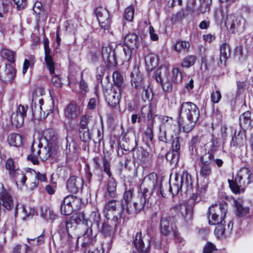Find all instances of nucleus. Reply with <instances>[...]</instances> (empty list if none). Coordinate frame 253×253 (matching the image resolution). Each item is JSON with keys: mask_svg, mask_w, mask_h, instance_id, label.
<instances>
[{"mask_svg": "<svg viewBox=\"0 0 253 253\" xmlns=\"http://www.w3.org/2000/svg\"><path fill=\"white\" fill-rule=\"evenodd\" d=\"M235 206L236 207L237 214L239 216H245L247 213L249 212V209L248 208H244L239 202H235Z\"/></svg>", "mask_w": 253, "mask_h": 253, "instance_id": "60", "label": "nucleus"}, {"mask_svg": "<svg viewBox=\"0 0 253 253\" xmlns=\"http://www.w3.org/2000/svg\"><path fill=\"white\" fill-rule=\"evenodd\" d=\"M147 196V195H145L143 193L140 194L139 195L138 199L133 203V208H132L130 206H129V209H132V211H134L135 212L139 211L141 209H142L144 208L145 206Z\"/></svg>", "mask_w": 253, "mask_h": 253, "instance_id": "41", "label": "nucleus"}, {"mask_svg": "<svg viewBox=\"0 0 253 253\" xmlns=\"http://www.w3.org/2000/svg\"><path fill=\"white\" fill-rule=\"evenodd\" d=\"M125 46L130 47L132 49L137 48L139 45L138 36L134 33H129L124 39Z\"/></svg>", "mask_w": 253, "mask_h": 253, "instance_id": "40", "label": "nucleus"}, {"mask_svg": "<svg viewBox=\"0 0 253 253\" xmlns=\"http://www.w3.org/2000/svg\"><path fill=\"white\" fill-rule=\"evenodd\" d=\"M155 116L157 117L162 123L159 128L160 140L166 143L168 142L170 139L167 137V134L171 136L172 131L177 127L176 126L173 124V121L171 118L160 115H155Z\"/></svg>", "mask_w": 253, "mask_h": 253, "instance_id": "6", "label": "nucleus"}, {"mask_svg": "<svg viewBox=\"0 0 253 253\" xmlns=\"http://www.w3.org/2000/svg\"><path fill=\"white\" fill-rule=\"evenodd\" d=\"M6 168L8 170L10 175L13 173L17 169H19L18 166H17L11 159H9L6 163Z\"/></svg>", "mask_w": 253, "mask_h": 253, "instance_id": "61", "label": "nucleus"}, {"mask_svg": "<svg viewBox=\"0 0 253 253\" xmlns=\"http://www.w3.org/2000/svg\"><path fill=\"white\" fill-rule=\"evenodd\" d=\"M240 125L243 130L251 129L252 128V121L249 111L245 112L240 116Z\"/></svg>", "mask_w": 253, "mask_h": 253, "instance_id": "35", "label": "nucleus"}, {"mask_svg": "<svg viewBox=\"0 0 253 253\" xmlns=\"http://www.w3.org/2000/svg\"><path fill=\"white\" fill-rule=\"evenodd\" d=\"M47 145L55 148L58 136L56 133L52 129H48L45 130L43 132V138Z\"/></svg>", "mask_w": 253, "mask_h": 253, "instance_id": "33", "label": "nucleus"}, {"mask_svg": "<svg viewBox=\"0 0 253 253\" xmlns=\"http://www.w3.org/2000/svg\"><path fill=\"white\" fill-rule=\"evenodd\" d=\"M189 44L182 41L177 42L174 45L175 50L179 53H185L188 51Z\"/></svg>", "mask_w": 253, "mask_h": 253, "instance_id": "47", "label": "nucleus"}, {"mask_svg": "<svg viewBox=\"0 0 253 253\" xmlns=\"http://www.w3.org/2000/svg\"><path fill=\"white\" fill-rule=\"evenodd\" d=\"M160 228L161 233L164 235H168L173 232V236L176 238L178 237V233L174 228L172 223H170L168 219L163 217L161 218L160 223Z\"/></svg>", "mask_w": 253, "mask_h": 253, "instance_id": "22", "label": "nucleus"}, {"mask_svg": "<svg viewBox=\"0 0 253 253\" xmlns=\"http://www.w3.org/2000/svg\"><path fill=\"white\" fill-rule=\"evenodd\" d=\"M7 141L10 145L14 147H20L23 144L22 136L17 133H12L7 137Z\"/></svg>", "mask_w": 253, "mask_h": 253, "instance_id": "45", "label": "nucleus"}, {"mask_svg": "<svg viewBox=\"0 0 253 253\" xmlns=\"http://www.w3.org/2000/svg\"><path fill=\"white\" fill-rule=\"evenodd\" d=\"M104 212L106 217L108 219L117 221L121 218H128V214L126 213L122 206L119 201L113 200L107 203L104 207Z\"/></svg>", "mask_w": 253, "mask_h": 253, "instance_id": "4", "label": "nucleus"}, {"mask_svg": "<svg viewBox=\"0 0 253 253\" xmlns=\"http://www.w3.org/2000/svg\"><path fill=\"white\" fill-rule=\"evenodd\" d=\"M134 12V6L131 4L125 11L124 17L125 19L129 22L132 21L133 19Z\"/></svg>", "mask_w": 253, "mask_h": 253, "instance_id": "57", "label": "nucleus"}, {"mask_svg": "<svg viewBox=\"0 0 253 253\" xmlns=\"http://www.w3.org/2000/svg\"><path fill=\"white\" fill-rule=\"evenodd\" d=\"M174 211L186 220L191 219L192 211L190 208L185 203L176 205L174 208Z\"/></svg>", "mask_w": 253, "mask_h": 253, "instance_id": "25", "label": "nucleus"}, {"mask_svg": "<svg viewBox=\"0 0 253 253\" xmlns=\"http://www.w3.org/2000/svg\"><path fill=\"white\" fill-rule=\"evenodd\" d=\"M133 158L134 163L138 165H143L150 159L149 153L142 148L133 151Z\"/></svg>", "mask_w": 253, "mask_h": 253, "instance_id": "18", "label": "nucleus"}, {"mask_svg": "<svg viewBox=\"0 0 253 253\" xmlns=\"http://www.w3.org/2000/svg\"><path fill=\"white\" fill-rule=\"evenodd\" d=\"M211 1V0H188V3L192 5L194 10L205 13L210 9Z\"/></svg>", "mask_w": 253, "mask_h": 253, "instance_id": "19", "label": "nucleus"}, {"mask_svg": "<svg viewBox=\"0 0 253 253\" xmlns=\"http://www.w3.org/2000/svg\"><path fill=\"white\" fill-rule=\"evenodd\" d=\"M66 204H70L74 210H79L82 206L81 200L73 195H69L65 197Z\"/></svg>", "mask_w": 253, "mask_h": 253, "instance_id": "44", "label": "nucleus"}, {"mask_svg": "<svg viewBox=\"0 0 253 253\" xmlns=\"http://www.w3.org/2000/svg\"><path fill=\"white\" fill-rule=\"evenodd\" d=\"M74 211L70 204H66L65 203V198L64 199L61 205V212L62 214L67 215L71 214Z\"/></svg>", "mask_w": 253, "mask_h": 253, "instance_id": "55", "label": "nucleus"}, {"mask_svg": "<svg viewBox=\"0 0 253 253\" xmlns=\"http://www.w3.org/2000/svg\"><path fill=\"white\" fill-rule=\"evenodd\" d=\"M155 111V105L150 103L149 105H145L141 110V116L148 120H151L153 119Z\"/></svg>", "mask_w": 253, "mask_h": 253, "instance_id": "36", "label": "nucleus"}, {"mask_svg": "<svg viewBox=\"0 0 253 253\" xmlns=\"http://www.w3.org/2000/svg\"><path fill=\"white\" fill-rule=\"evenodd\" d=\"M50 74L52 76L51 78V83L52 84L55 86L56 87H61L62 85V83L61 82V77L59 75L56 74L55 73V67H54V72L52 74H51L49 72Z\"/></svg>", "mask_w": 253, "mask_h": 253, "instance_id": "63", "label": "nucleus"}, {"mask_svg": "<svg viewBox=\"0 0 253 253\" xmlns=\"http://www.w3.org/2000/svg\"><path fill=\"white\" fill-rule=\"evenodd\" d=\"M0 205L7 210H10L13 206L11 196L1 183H0Z\"/></svg>", "mask_w": 253, "mask_h": 253, "instance_id": "16", "label": "nucleus"}, {"mask_svg": "<svg viewBox=\"0 0 253 253\" xmlns=\"http://www.w3.org/2000/svg\"><path fill=\"white\" fill-rule=\"evenodd\" d=\"M104 97L108 104L112 107L116 106L120 101L121 89L117 86H112L104 92Z\"/></svg>", "mask_w": 253, "mask_h": 253, "instance_id": "9", "label": "nucleus"}, {"mask_svg": "<svg viewBox=\"0 0 253 253\" xmlns=\"http://www.w3.org/2000/svg\"><path fill=\"white\" fill-rule=\"evenodd\" d=\"M45 57L44 60L46 66L49 72L52 74L54 72V62L52 58L50 55V49L49 46V41L47 39H45L43 42Z\"/></svg>", "mask_w": 253, "mask_h": 253, "instance_id": "28", "label": "nucleus"}, {"mask_svg": "<svg viewBox=\"0 0 253 253\" xmlns=\"http://www.w3.org/2000/svg\"><path fill=\"white\" fill-rule=\"evenodd\" d=\"M130 83L131 85L137 90L140 88H146L147 82L143 79V76L137 66H134L130 74Z\"/></svg>", "mask_w": 253, "mask_h": 253, "instance_id": "10", "label": "nucleus"}, {"mask_svg": "<svg viewBox=\"0 0 253 253\" xmlns=\"http://www.w3.org/2000/svg\"><path fill=\"white\" fill-rule=\"evenodd\" d=\"M30 181L28 182L29 187L32 190L37 187L39 181H44L46 180L45 174L41 173L39 172H36L35 170H30Z\"/></svg>", "mask_w": 253, "mask_h": 253, "instance_id": "27", "label": "nucleus"}, {"mask_svg": "<svg viewBox=\"0 0 253 253\" xmlns=\"http://www.w3.org/2000/svg\"><path fill=\"white\" fill-rule=\"evenodd\" d=\"M16 70L14 67L6 64L4 67H0V78L5 82H10L14 78Z\"/></svg>", "mask_w": 253, "mask_h": 253, "instance_id": "21", "label": "nucleus"}, {"mask_svg": "<svg viewBox=\"0 0 253 253\" xmlns=\"http://www.w3.org/2000/svg\"><path fill=\"white\" fill-rule=\"evenodd\" d=\"M245 130L240 129L235 130L231 142V145L236 147H241L245 144L246 138Z\"/></svg>", "mask_w": 253, "mask_h": 253, "instance_id": "26", "label": "nucleus"}, {"mask_svg": "<svg viewBox=\"0 0 253 253\" xmlns=\"http://www.w3.org/2000/svg\"><path fill=\"white\" fill-rule=\"evenodd\" d=\"M253 179V172L249 168L244 167L238 171L234 179L228 181L232 191L237 194L244 192L245 187L251 183Z\"/></svg>", "mask_w": 253, "mask_h": 253, "instance_id": "3", "label": "nucleus"}, {"mask_svg": "<svg viewBox=\"0 0 253 253\" xmlns=\"http://www.w3.org/2000/svg\"><path fill=\"white\" fill-rule=\"evenodd\" d=\"M220 61H225L230 54L229 45L226 43H222L220 47Z\"/></svg>", "mask_w": 253, "mask_h": 253, "instance_id": "49", "label": "nucleus"}, {"mask_svg": "<svg viewBox=\"0 0 253 253\" xmlns=\"http://www.w3.org/2000/svg\"><path fill=\"white\" fill-rule=\"evenodd\" d=\"M0 55L2 58L7 59L10 62L13 63L15 62V53L10 50L5 48L1 49Z\"/></svg>", "mask_w": 253, "mask_h": 253, "instance_id": "51", "label": "nucleus"}, {"mask_svg": "<svg viewBox=\"0 0 253 253\" xmlns=\"http://www.w3.org/2000/svg\"><path fill=\"white\" fill-rule=\"evenodd\" d=\"M244 22V19L240 15H229L227 17L226 23L232 29L238 28Z\"/></svg>", "mask_w": 253, "mask_h": 253, "instance_id": "37", "label": "nucleus"}, {"mask_svg": "<svg viewBox=\"0 0 253 253\" xmlns=\"http://www.w3.org/2000/svg\"><path fill=\"white\" fill-rule=\"evenodd\" d=\"M104 137L103 130L102 128L98 129L96 133L92 136V139L95 143L100 144L103 140Z\"/></svg>", "mask_w": 253, "mask_h": 253, "instance_id": "62", "label": "nucleus"}, {"mask_svg": "<svg viewBox=\"0 0 253 253\" xmlns=\"http://www.w3.org/2000/svg\"><path fill=\"white\" fill-rule=\"evenodd\" d=\"M41 216L44 219L53 222L56 218V215L53 210L49 208H42Z\"/></svg>", "mask_w": 253, "mask_h": 253, "instance_id": "42", "label": "nucleus"}, {"mask_svg": "<svg viewBox=\"0 0 253 253\" xmlns=\"http://www.w3.org/2000/svg\"><path fill=\"white\" fill-rule=\"evenodd\" d=\"M180 190H183L182 189L181 185L178 181V175L176 174L174 178V182L171 184L169 183V192L172 194V195L177 194Z\"/></svg>", "mask_w": 253, "mask_h": 253, "instance_id": "46", "label": "nucleus"}, {"mask_svg": "<svg viewBox=\"0 0 253 253\" xmlns=\"http://www.w3.org/2000/svg\"><path fill=\"white\" fill-rule=\"evenodd\" d=\"M211 168L209 165L202 164L200 168V175L205 178H209L211 175Z\"/></svg>", "mask_w": 253, "mask_h": 253, "instance_id": "50", "label": "nucleus"}, {"mask_svg": "<svg viewBox=\"0 0 253 253\" xmlns=\"http://www.w3.org/2000/svg\"><path fill=\"white\" fill-rule=\"evenodd\" d=\"M84 181L82 178L72 176L67 181L68 190L73 193H77L83 186Z\"/></svg>", "mask_w": 253, "mask_h": 253, "instance_id": "17", "label": "nucleus"}, {"mask_svg": "<svg viewBox=\"0 0 253 253\" xmlns=\"http://www.w3.org/2000/svg\"><path fill=\"white\" fill-rule=\"evenodd\" d=\"M27 108L20 105L16 111L11 115V122L16 127H21L24 123V117L26 116Z\"/></svg>", "mask_w": 253, "mask_h": 253, "instance_id": "12", "label": "nucleus"}, {"mask_svg": "<svg viewBox=\"0 0 253 253\" xmlns=\"http://www.w3.org/2000/svg\"><path fill=\"white\" fill-rule=\"evenodd\" d=\"M95 14L101 28L107 29L110 24L108 10L102 6L97 7L95 10Z\"/></svg>", "mask_w": 253, "mask_h": 253, "instance_id": "11", "label": "nucleus"}, {"mask_svg": "<svg viewBox=\"0 0 253 253\" xmlns=\"http://www.w3.org/2000/svg\"><path fill=\"white\" fill-rule=\"evenodd\" d=\"M233 223L230 221L227 225V228L225 225L219 224L214 230V233L218 238H225L229 236L232 229Z\"/></svg>", "mask_w": 253, "mask_h": 253, "instance_id": "31", "label": "nucleus"}, {"mask_svg": "<svg viewBox=\"0 0 253 253\" xmlns=\"http://www.w3.org/2000/svg\"><path fill=\"white\" fill-rule=\"evenodd\" d=\"M96 234H93L91 227L88 228L83 236V243L82 244L83 248L86 247L91 244H93L95 240Z\"/></svg>", "mask_w": 253, "mask_h": 253, "instance_id": "39", "label": "nucleus"}, {"mask_svg": "<svg viewBox=\"0 0 253 253\" xmlns=\"http://www.w3.org/2000/svg\"><path fill=\"white\" fill-rule=\"evenodd\" d=\"M179 156V152L172 150L167 154V159L172 164H176L178 162Z\"/></svg>", "mask_w": 253, "mask_h": 253, "instance_id": "58", "label": "nucleus"}, {"mask_svg": "<svg viewBox=\"0 0 253 253\" xmlns=\"http://www.w3.org/2000/svg\"><path fill=\"white\" fill-rule=\"evenodd\" d=\"M214 154L211 152H206L200 157V162L202 164L210 165L214 160Z\"/></svg>", "mask_w": 253, "mask_h": 253, "instance_id": "52", "label": "nucleus"}, {"mask_svg": "<svg viewBox=\"0 0 253 253\" xmlns=\"http://www.w3.org/2000/svg\"><path fill=\"white\" fill-rule=\"evenodd\" d=\"M145 139L147 141V144L149 145L153 144V125L147 126L145 131Z\"/></svg>", "mask_w": 253, "mask_h": 253, "instance_id": "53", "label": "nucleus"}, {"mask_svg": "<svg viewBox=\"0 0 253 253\" xmlns=\"http://www.w3.org/2000/svg\"><path fill=\"white\" fill-rule=\"evenodd\" d=\"M116 182L113 178H110L107 185V189L108 195L111 197H115L116 193Z\"/></svg>", "mask_w": 253, "mask_h": 253, "instance_id": "48", "label": "nucleus"}, {"mask_svg": "<svg viewBox=\"0 0 253 253\" xmlns=\"http://www.w3.org/2000/svg\"><path fill=\"white\" fill-rule=\"evenodd\" d=\"M14 180H15L17 185L21 187L23 186L26 182V179L28 177L30 178V171H27L26 173H24L22 170L17 169L13 173L10 175ZM30 181V179L29 180V182Z\"/></svg>", "mask_w": 253, "mask_h": 253, "instance_id": "30", "label": "nucleus"}, {"mask_svg": "<svg viewBox=\"0 0 253 253\" xmlns=\"http://www.w3.org/2000/svg\"><path fill=\"white\" fill-rule=\"evenodd\" d=\"M145 62L148 69L152 70L158 64V58L156 54L149 53L146 56Z\"/></svg>", "mask_w": 253, "mask_h": 253, "instance_id": "43", "label": "nucleus"}, {"mask_svg": "<svg viewBox=\"0 0 253 253\" xmlns=\"http://www.w3.org/2000/svg\"><path fill=\"white\" fill-rule=\"evenodd\" d=\"M76 220L77 222L79 221L85 224L87 227H91L93 223H95L97 226H98L100 220V216L98 213L92 212L89 218H86L84 213L79 212L77 214Z\"/></svg>", "mask_w": 253, "mask_h": 253, "instance_id": "15", "label": "nucleus"}, {"mask_svg": "<svg viewBox=\"0 0 253 253\" xmlns=\"http://www.w3.org/2000/svg\"><path fill=\"white\" fill-rule=\"evenodd\" d=\"M44 94V90L42 87L37 88L33 93L31 107L34 116L41 114L42 106L43 103L42 96Z\"/></svg>", "mask_w": 253, "mask_h": 253, "instance_id": "8", "label": "nucleus"}, {"mask_svg": "<svg viewBox=\"0 0 253 253\" xmlns=\"http://www.w3.org/2000/svg\"><path fill=\"white\" fill-rule=\"evenodd\" d=\"M141 232L137 233L133 241V244L136 249L140 253H147L150 243L148 240L147 245L145 246Z\"/></svg>", "mask_w": 253, "mask_h": 253, "instance_id": "29", "label": "nucleus"}, {"mask_svg": "<svg viewBox=\"0 0 253 253\" xmlns=\"http://www.w3.org/2000/svg\"><path fill=\"white\" fill-rule=\"evenodd\" d=\"M29 58H30V60L27 59H26L24 60L23 65V69H22V74L24 75L27 72V71L28 68L30 66L33 65L34 64V62H35L34 56L33 55H31L29 57Z\"/></svg>", "mask_w": 253, "mask_h": 253, "instance_id": "64", "label": "nucleus"}, {"mask_svg": "<svg viewBox=\"0 0 253 253\" xmlns=\"http://www.w3.org/2000/svg\"><path fill=\"white\" fill-rule=\"evenodd\" d=\"M171 77L169 75L168 67L166 65H162L159 68L155 73V79L159 83L163 90L167 91L172 89V83H178L182 80V76L178 68H175L172 70Z\"/></svg>", "mask_w": 253, "mask_h": 253, "instance_id": "1", "label": "nucleus"}, {"mask_svg": "<svg viewBox=\"0 0 253 253\" xmlns=\"http://www.w3.org/2000/svg\"><path fill=\"white\" fill-rule=\"evenodd\" d=\"M200 116V111L195 104L187 102L181 105L179 116L184 119L183 129L186 133L190 132L195 126Z\"/></svg>", "mask_w": 253, "mask_h": 253, "instance_id": "2", "label": "nucleus"}, {"mask_svg": "<svg viewBox=\"0 0 253 253\" xmlns=\"http://www.w3.org/2000/svg\"><path fill=\"white\" fill-rule=\"evenodd\" d=\"M102 56L107 67H111L116 65L115 50L112 46L108 45L103 47L102 48Z\"/></svg>", "mask_w": 253, "mask_h": 253, "instance_id": "13", "label": "nucleus"}, {"mask_svg": "<svg viewBox=\"0 0 253 253\" xmlns=\"http://www.w3.org/2000/svg\"><path fill=\"white\" fill-rule=\"evenodd\" d=\"M196 60V57L194 55H188L185 57L182 63V66L183 67L189 68L195 63Z\"/></svg>", "mask_w": 253, "mask_h": 253, "instance_id": "59", "label": "nucleus"}, {"mask_svg": "<svg viewBox=\"0 0 253 253\" xmlns=\"http://www.w3.org/2000/svg\"><path fill=\"white\" fill-rule=\"evenodd\" d=\"M113 80L114 84L112 86H117L121 89L123 79L120 73L117 71L114 72L113 74Z\"/></svg>", "mask_w": 253, "mask_h": 253, "instance_id": "54", "label": "nucleus"}, {"mask_svg": "<svg viewBox=\"0 0 253 253\" xmlns=\"http://www.w3.org/2000/svg\"><path fill=\"white\" fill-rule=\"evenodd\" d=\"M132 197V192L131 190L126 191L124 195V198L121 203L122 209L124 211H125L126 213L129 215L132 213V209H129L130 206V200Z\"/></svg>", "mask_w": 253, "mask_h": 253, "instance_id": "34", "label": "nucleus"}, {"mask_svg": "<svg viewBox=\"0 0 253 253\" xmlns=\"http://www.w3.org/2000/svg\"><path fill=\"white\" fill-rule=\"evenodd\" d=\"M42 143L39 141H34L31 147V153L28 156V159L34 164L39 163V158L41 154V147Z\"/></svg>", "mask_w": 253, "mask_h": 253, "instance_id": "24", "label": "nucleus"}, {"mask_svg": "<svg viewBox=\"0 0 253 253\" xmlns=\"http://www.w3.org/2000/svg\"><path fill=\"white\" fill-rule=\"evenodd\" d=\"M227 211V205L224 203L212 205L209 208V222L211 225L219 224L224 219Z\"/></svg>", "mask_w": 253, "mask_h": 253, "instance_id": "5", "label": "nucleus"}, {"mask_svg": "<svg viewBox=\"0 0 253 253\" xmlns=\"http://www.w3.org/2000/svg\"><path fill=\"white\" fill-rule=\"evenodd\" d=\"M157 184V176L155 173H151L146 176L141 183L140 188L142 193L149 196L154 191Z\"/></svg>", "mask_w": 253, "mask_h": 253, "instance_id": "7", "label": "nucleus"}, {"mask_svg": "<svg viewBox=\"0 0 253 253\" xmlns=\"http://www.w3.org/2000/svg\"><path fill=\"white\" fill-rule=\"evenodd\" d=\"M20 212L23 219H26L31 215L35 214V209L24 205H17L15 209V216H16L18 212Z\"/></svg>", "mask_w": 253, "mask_h": 253, "instance_id": "32", "label": "nucleus"}, {"mask_svg": "<svg viewBox=\"0 0 253 253\" xmlns=\"http://www.w3.org/2000/svg\"><path fill=\"white\" fill-rule=\"evenodd\" d=\"M89 117L86 116H83L81 118L79 134L80 139L84 142L89 141L92 137L87 126Z\"/></svg>", "mask_w": 253, "mask_h": 253, "instance_id": "14", "label": "nucleus"}, {"mask_svg": "<svg viewBox=\"0 0 253 253\" xmlns=\"http://www.w3.org/2000/svg\"><path fill=\"white\" fill-rule=\"evenodd\" d=\"M56 153V148L48 145L47 147H41V154L39 157L42 161H46L48 158L54 156Z\"/></svg>", "mask_w": 253, "mask_h": 253, "instance_id": "38", "label": "nucleus"}, {"mask_svg": "<svg viewBox=\"0 0 253 253\" xmlns=\"http://www.w3.org/2000/svg\"><path fill=\"white\" fill-rule=\"evenodd\" d=\"M178 181L183 190L186 192L191 191L193 188V180L190 174L187 171H183L182 175L178 176Z\"/></svg>", "mask_w": 253, "mask_h": 253, "instance_id": "23", "label": "nucleus"}, {"mask_svg": "<svg viewBox=\"0 0 253 253\" xmlns=\"http://www.w3.org/2000/svg\"><path fill=\"white\" fill-rule=\"evenodd\" d=\"M218 143L216 140L212 139L210 142L205 145V148L207 152L214 153L217 151L218 149Z\"/></svg>", "mask_w": 253, "mask_h": 253, "instance_id": "56", "label": "nucleus"}, {"mask_svg": "<svg viewBox=\"0 0 253 253\" xmlns=\"http://www.w3.org/2000/svg\"><path fill=\"white\" fill-rule=\"evenodd\" d=\"M81 112V107L76 103L71 102L64 109V116L68 120H73L78 117Z\"/></svg>", "mask_w": 253, "mask_h": 253, "instance_id": "20", "label": "nucleus"}]
</instances>
